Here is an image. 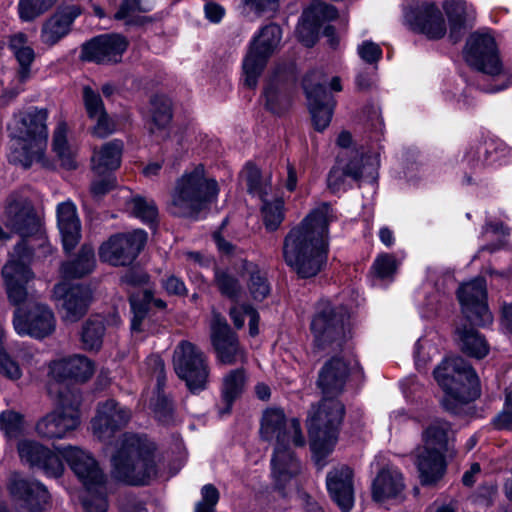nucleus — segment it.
Returning a JSON list of instances; mask_svg holds the SVG:
<instances>
[{
    "mask_svg": "<svg viewBox=\"0 0 512 512\" xmlns=\"http://www.w3.org/2000/svg\"><path fill=\"white\" fill-rule=\"evenodd\" d=\"M336 216L329 203L313 209L283 241V258L300 278L316 276L326 265L328 226Z\"/></svg>",
    "mask_w": 512,
    "mask_h": 512,
    "instance_id": "f257e3e1",
    "label": "nucleus"
},
{
    "mask_svg": "<svg viewBox=\"0 0 512 512\" xmlns=\"http://www.w3.org/2000/svg\"><path fill=\"white\" fill-rule=\"evenodd\" d=\"M261 436L266 440L276 439L271 460L272 475L279 486H283L300 471V464L290 450V444L303 446L305 437L299 418H262Z\"/></svg>",
    "mask_w": 512,
    "mask_h": 512,
    "instance_id": "f03ea898",
    "label": "nucleus"
},
{
    "mask_svg": "<svg viewBox=\"0 0 512 512\" xmlns=\"http://www.w3.org/2000/svg\"><path fill=\"white\" fill-rule=\"evenodd\" d=\"M156 446L145 435L124 434L112 456L113 472L131 485L146 484L156 475Z\"/></svg>",
    "mask_w": 512,
    "mask_h": 512,
    "instance_id": "7ed1b4c3",
    "label": "nucleus"
},
{
    "mask_svg": "<svg viewBox=\"0 0 512 512\" xmlns=\"http://www.w3.org/2000/svg\"><path fill=\"white\" fill-rule=\"evenodd\" d=\"M455 456V434L450 425L445 421L430 425L423 433V447L417 454L421 484L436 485L446 473V460Z\"/></svg>",
    "mask_w": 512,
    "mask_h": 512,
    "instance_id": "20e7f679",
    "label": "nucleus"
},
{
    "mask_svg": "<svg viewBox=\"0 0 512 512\" xmlns=\"http://www.w3.org/2000/svg\"><path fill=\"white\" fill-rule=\"evenodd\" d=\"M434 377L445 392L441 404L447 413L481 394L480 381L472 366L460 356L447 357L434 369Z\"/></svg>",
    "mask_w": 512,
    "mask_h": 512,
    "instance_id": "39448f33",
    "label": "nucleus"
},
{
    "mask_svg": "<svg viewBox=\"0 0 512 512\" xmlns=\"http://www.w3.org/2000/svg\"><path fill=\"white\" fill-rule=\"evenodd\" d=\"M218 192L217 181L207 177L204 166L199 164L176 181L169 211L178 217L196 218L216 199Z\"/></svg>",
    "mask_w": 512,
    "mask_h": 512,
    "instance_id": "423d86ee",
    "label": "nucleus"
},
{
    "mask_svg": "<svg viewBox=\"0 0 512 512\" xmlns=\"http://www.w3.org/2000/svg\"><path fill=\"white\" fill-rule=\"evenodd\" d=\"M349 319L345 307L319 303L311 321L313 351L326 354L342 351L352 337Z\"/></svg>",
    "mask_w": 512,
    "mask_h": 512,
    "instance_id": "0eeeda50",
    "label": "nucleus"
},
{
    "mask_svg": "<svg viewBox=\"0 0 512 512\" xmlns=\"http://www.w3.org/2000/svg\"><path fill=\"white\" fill-rule=\"evenodd\" d=\"M174 370L192 393L207 386L210 369L203 351L188 341H182L174 351Z\"/></svg>",
    "mask_w": 512,
    "mask_h": 512,
    "instance_id": "6e6552de",
    "label": "nucleus"
},
{
    "mask_svg": "<svg viewBox=\"0 0 512 512\" xmlns=\"http://www.w3.org/2000/svg\"><path fill=\"white\" fill-rule=\"evenodd\" d=\"M281 35L280 26L270 23L264 26L252 41L243 62L244 83L247 87L255 88L257 86L258 78L266 67L268 59L281 41Z\"/></svg>",
    "mask_w": 512,
    "mask_h": 512,
    "instance_id": "1a4fd4ad",
    "label": "nucleus"
},
{
    "mask_svg": "<svg viewBox=\"0 0 512 512\" xmlns=\"http://www.w3.org/2000/svg\"><path fill=\"white\" fill-rule=\"evenodd\" d=\"M326 82L325 75L319 70L310 71L302 81L313 125L317 131H323L328 127L335 107L333 95L325 88Z\"/></svg>",
    "mask_w": 512,
    "mask_h": 512,
    "instance_id": "9d476101",
    "label": "nucleus"
},
{
    "mask_svg": "<svg viewBox=\"0 0 512 512\" xmlns=\"http://www.w3.org/2000/svg\"><path fill=\"white\" fill-rule=\"evenodd\" d=\"M146 241L147 233L140 229L113 235L100 246L99 258L112 266H128L138 257Z\"/></svg>",
    "mask_w": 512,
    "mask_h": 512,
    "instance_id": "9b49d317",
    "label": "nucleus"
},
{
    "mask_svg": "<svg viewBox=\"0 0 512 512\" xmlns=\"http://www.w3.org/2000/svg\"><path fill=\"white\" fill-rule=\"evenodd\" d=\"M457 297L465 321L477 326H484L492 322L493 317L487 305V290L484 278H476L461 285L457 290Z\"/></svg>",
    "mask_w": 512,
    "mask_h": 512,
    "instance_id": "f8f14e48",
    "label": "nucleus"
},
{
    "mask_svg": "<svg viewBox=\"0 0 512 512\" xmlns=\"http://www.w3.org/2000/svg\"><path fill=\"white\" fill-rule=\"evenodd\" d=\"M406 24L414 32L424 34L430 40H438L447 32L442 12L432 2L410 4L404 13Z\"/></svg>",
    "mask_w": 512,
    "mask_h": 512,
    "instance_id": "ddd939ff",
    "label": "nucleus"
},
{
    "mask_svg": "<svg viewBox=\"0 0 512 512\" xmlns=\"http://www.w3.org/2000/svg\"><path fill=\"white\" fill-rule=\"evenodd\" d=\"M48 110L32 108L14 115L12 123L7 125V131L12 139H22L35 143V146L47 147L48 129L46 121Z\"/></svg>",
    "mask_w": 512,
    "mask_h": 512,
    "instance_id": "4468645a",
    "label": "nucleus"
},
{
    "mask_svg": "<svg viewBox=\"0 0 512 512\" xmlns=\"http://www.w3.org/2000/svg\"><path fill=\"white\" fill-rule=\"evenodd\" d=\"M32 252L23 243H18L14 248L11 259L6 264V286L9 301L13 305H19L27 298L24 283L33 278V273L28 266Z\"/></svg>",
    "mask_w": 512,
    "mask_h": 512,
    "instance_id": "2eb2a0df",
    "label": "nucleus"
},
{
    "mask_svg": "<svg viewBox=\"0 0 512 512\" xmlns=\"http://www.w3.org/2000/svg\"><path fill=\"white\" fill-rule=\"evenodd\" d=\"M465 59L471 67L483 73L497 75L501 71L495 39L488 33L475 32L469 36Z\"/></svg>",
    "mask_w": 512,
    "mask_h": 512,
    "instance_id": "dca6fc26",
    "label": "nucleus"
},
{
    "mask_svg": "<svg viewBox=\"0 0 512 512\" xmlns=\"http://www.w3.org/2000/svg\"><path fill=\"white\" fill-rule=\"evenodd\" d=\"M6 226L17 234L26 247L25 239L40 233L41 226L31 202L24 196L13 193L6 201Z\"/></svg>",
    "mask_w": 512,
    "mask_h": 512,
    "instance_id": "f3484780",
    "label": "nucleus"
},
{
    "mask_svg": "<svg viewBox=\"0 0 512 512\" xmlns=\"http://www.w3.org/2000/svg\"><path fill=\"white\" fill-rule=\"evenodd\" d=\"M211 342L219 363L234 365L244 362L245 353L236 333L219 313H214L211 322Z\"/></svg>",
    "mask_w": 512,
    "mask_h": 512,
    "instance_id": "a211bd4d",
    "label": "nucleus"
},
{
    "mask_svg": "<svg viewBox=\"0 0 512 512\" xmlns=\"http://www.w3.org/2000/svg\"><path fill=\"white\" fill-rule=\"evenodd\" d=\"M341 418H307L306 427L310 439V446L316 464L322 468L324 458L334 449Z\"/></svg>",
    "mask_w": 512,
    "mask_h": 512,
    "instance_id": "6ab92c4d",
    "label": "nucleus"
},
{
    "mask_svg": "<svg viewBox=\"0 0 512 512\" xmlns=\"http://www.w3.org/2000/svg\"><path fill=\"white\" fill-rule=\"evenodd\" d=\"M59 454L65 459L86 490L91 491L104 486L105 476L91 453L79 447L67 446L59 450Z\"/></svg>",
    "mask_w": 512,
    "mask_h": 512,
    "instance_id": "aec40b11",
    "label": "nucleus"
},
{
    "mask_svg": "<svg viewBox=\"0 0 512 512\" xmlns=\"http://www.w3.org/2000/svg\"><path fill=\"white\" fill-rule=\"evenodd\" d=\"M13 325L19 334L42 339L54 332L55 317L48 306L35 303L30 306L27 313L17 308L14 312Z\"/></svg>",
    "mask_w": 512,
    "mask_h": 512,
    "instance_id": "412c9836",
    "label": "nucleus"
},
{
    "mask_svg": "<svg viewBox=\"0 0 512 512\" xmlns=\"http://www.w3.org/2000/svg\"><path fill=\"white\" fill-rule=\"evenodd\" d=\"M8 491L17 512H42L49 498L41 483L28 481L18 474L9 479Z\"/></svg>",
    "mask_w": 512,
    "mask_h": 512,
    "instance_id": "4be33fe9",
    "label": "nucleus"
},
{
    "mask_svg": "<svg viewBox=\"0 0 512 512\" xmlns=\"http://www.w3.org/2000/svg\"><path fill=\"white\" fill-rule=\"evenodd\" d=\"M55 293L61 299L60 311L65 322L75 323L88 312L93 295L89 286L83 284L55 286Z\"/></svg>",
    "mask_w": 512,
    "mask_h": 512,
    "instance_id": "5701e85b",
    "label": "nucleus"
},
{
    "mask_svg": "<svg viewBox=\"0 0 512 512\" xmlns=\"http://www.w3.org/2000/svg\"><path fill=\"white\" fill-rule=\"evenodd\" d=\"M18 453L21 461L31 468H37L48 477H60L64 472V464L59 453H55L42 444L23 440L18 444Z\"/></svg>",
    "mask_w": 512,
    "mask_h": 512,
    "instance_id": "b1692460",
    "label": "nucleus"
},
{
    "mask_svg": "<svg viewBox=\"0 0 512 512\" xmlns=\"http://www.w3.org/2000/svg\"><path fill=\"white\" fill-rule=\"evenodd\" d=\"M127 47L128 41L124 36L104 34L85 43L82 47V56L98 64L118 63Z\"/></svg>",
    "mask_w": 512,
    "mask_h": 512,
    "instance_id": "393cba45",
    "label": "nucleus"
},
{
    "mask_svg": "<svg viewBox=\"0 0 512 512\" xmlns=\"http://www.w3.org/2000/svg\"><path fill=\"white\" fill-rule=\"evenodd\" d=\"M351 361L334 355L324 362L318 373L317 387L323 395H340L344 392L351 374Z\"/></svg>",
    "mask_w": 512,
    "mask_h": 512,
    "instance_id": "a878e982",
    "label": "nucleus"
},
{
    "mask_svg": "<svg viewBox=\"0 0 512 512\" xmlns=\"http://www.w3.org/2000/svg\"><path fill=\"white\" fill-rule=\"evenodd\" d=\"M81 13L82 10L78 5L57 8L42 24L41 42L50 47L56 45L70 33L73 22Z\"/></svg>",
    "mask_w": 512,
    "mask_h": 512,
    "instance_id": "bb28decb",
    "label": "nucleus"
},
{
    "mask_svg": "<svg viewBox=\"0 0 512 512\" xmlns=\"http://www.w3.org/2000/svg\"><path fill=\"white\" fill-rule=\"evenodd\" d=\"M50 374L57 382L74 380L84 383L94 374L95 365L85 355L75 354L69 357L54 360L49 364Z\"/></svg>",
    "mask_w": 512,
    "mask_h": 512,
    "instance_id": "cd10ccee",
    "label": "nucleus"
},
{
    "mask_svg": "<svg viewBox=\"0 0 512 512\" xmlns=\"http://www.w3.org/2000/svg\"><path fill=\"white\" fill-rule=\"evenodd\" d=\"M327 490L333 501L343 512H349L354 505L353 471L342 465L327 474Z\"/></svg>",
    "mask_w": 512,
    "mask_h": 512,
    "instance_id": "c85d7f7f",
    "label": "nucleus"
},
{
    "mask_svg": "<svg viewBox=\"0 0 512 512\" xmlns=\"http://www.w3.org/2000/svg\"><path fill=\"white\" fill-rule=\"evenodd\" d=\"M57 225L63 249L66 253H70L81 239V223L72 202H62L57 206Z\"/></svg>",
    "mask_w": 512,
    "mask_h": 512,
    "instance_id": "c756f323",
    "label": "nucleus"
},
{
    "mask_svg": "<svg viewBox=\"0 0 512 512\" xmlns=\"http://www.w3.org/2000/svg\"><path fill=\"white\" fill-rule=\"evenodd\" d=\"M405 484L402 474L393 468L381 470L372 485V497L376 502L403 499Z\"/></svg>",
    "mask_w": 512,
    "mask_h": 512,
    "instance_id": "7c9ffc66",
    "label": "nucleus"
},
{
    "mask_svg": "<svg viewBox=\"0 0 512 512\" xmlns=\"http://www.w3.org/2000/svg\"><path fill=\"white\" fill-rule=\"evenodd\" d=\"M247 379L246 370L242 367L230 370L224 375L221 386V400L217 404L219 414L232 412L234 402L245 391Z\"/></svg>",
    "mask_w": 512,
    "mask_h": 512,
    "instance_id": "2f4dec72",
    "label": "nucleus"
},
{
    "mask_svg": "<svg viewBox=\"0 0 512 512\" xmlns=\"http://www.w3.org/2000/svg\"><path fill=\"white\" fill-rule=\"evenodd\" d=\"M462 320L456 324L454 336L460 350L473 358L482 359L489 351L485 338L474 328L475 325Z\"/></svg>",
    "mask_w": 512,
    "mask_h": 512,
    "instance_id": "473e14b6",
    "label": "nucleus"
},
{
    "mask_svg": "<svg viewBox=\"0 0 512 512\" xmlns=\"http://www.w3.org/2000/svg\"><path fill=\"white\" fill-rule=\"evenodd\" d=\"M8 48L18 63L16 79L19 84H23L31 77V65L35 60V52L28 45V37L23 32L9 36Z\"/></svg>",
    "mask_w": 512,
    "mask_h": 512,
    "instance_id": "72a5a7b5",
    "label": "nucleus"
},
{
    "mask_svg": "<svg viewBox=\"0 0 512 512\" xmlns=\"http://www.w3.org/2000/svg\"><path fill=\"white\" fill-rule=\"evenodd\" d=\"M288 76L277 71L269 79L264 89L266 108L274 114H282L290 105Z\"/></svg>",
    "mask_w": 512,
    "mask_h": 512,
    "instance_id": "f704fd0d",
    "label": "nucleus"
},
{
    "mask_svg": "<svg viewBox=\"0 0 512 512\" xmlns=\"http://www.w3.org/2000/svg\"><path fill=\"white\" fill-rule=\"evenodd\" d=\"M443 9L447 15L450 27L449 38L455 44L459 42L467 29V22L473 16L464 0H449L444 2Z\"/></svg>",
    "mask_w": 512,
    "mask_h": 512,
    "instance_id": "c9c22d12",
    "label": "nucleus"
},
{
    "mask_svg": "<svg viewBox=\"0 0 512 512\" xmlns=\"http://www.w3.org/2000/svg\"><path fill=\"white\" fill-rule=\"evenodd\" d=\"M96 265L95 252L91 245L83 244L75 259L64 262L61 273L64 279H78L90 274Z\"/></svg>",
    "mask_w": 512,
    "mask_h": 512,
    "instance_id": "e433bc0d",
    "label": "nucleus"
},
{
    "mask_svg": "<svg viewBox=\"0 0 512 512\" xmlns=\"http://www.w3.org/2000/svg\"><path fill=\"white\" fill-rule=\"evenodd\" d=\"M79 424L78 418H39L35 428L41 437L61 439L69 437Z\"/></svg>",
    "mask_w": 512,
    "mask_h": 512,
    "instance_id": "4c0bfd02",
    "label": "nucleus"
},
{
    "mask_svg": "<svg viewBox=\"0 0 512 512\" xmlns=\"http://www.w3.org/2000/svg\"><path fill=\"white\" fill-rule=\"evenodd\" d=\"M149 132L156 134L165 130L173 116L172 101L165 95H154L150 99Z\"/></svg>",
    "mask_w": 512,
    "mask_h": 512,
    "instance_id": "58836bf2",
    "label": "nucleus"
},
{
    "mask_svg": "<svg viewBox=\"0 0 512 512\" xmlns=\"http://www.w3.org/2000/svg\"><path fill=\"white\" fill-rule=\"evenodd\" d=\"M14 142L8 155V161L15 165L29 168L33 162H43L46 147L35 146V143L22 139H12Z\"/></svg>",
    "mask_w": 512,
    "mask_h": 512,
    "instance_id": "ea45409f",
    "label": "nucleus"
},
{
    "mask_svg": "<svg viewBox=\"0 0 512 512\" xmlns=\"http://www.w3.org/2000/svg\"><path fill=\"white\" fill-rule=\"evenodd\" d=\"M123 142L113 140L104 144L101 150L92 157L93 169L98 174L107 170H115L120 166Z\"/></svg>",
    "mask_w": 512,
    "mask_h": 512,
    "instance_id": "a19ab883",
    "label": "nucleus"
},
{
    "mask_svg": "<svg viewBox=\"0 0 512 512\" xmlns=\"http://www.w3.org/2000/svg\"><path fill=\"white\" fill-rule=\"evenodd\" d=\"M82 393L75 385H59L56 390L55 406L57 416H75L80 413Z\"/></svg>",
    "mask_w": 512,
    "mask_h": 512,
    "instance_id": "79ce46f5",
    "label": "nucleus"
},
{
    "mask_svg": "<svg viewBox=\"0 0 512 512\" xmlns=\"http://www.w3.org/2000/svg\"><path fill=\"white\" fill-rule=\"evenodd\" d=\"M243 271L248 276L247 287L250 295L256 301H263L270 293L266 273L256 264L248 261L243 262Z\"/></svg>",
    "mask_w": 512,
    "mask_h": 512,
    "instance_id": "37998d69",
    "label": "nucleus"
},
{
    "mask_svg": "<svg viewBox=\"0 0 512 512\" xmlns=\"http://www.w3.org/2000/svg\"><path fill=\"white\" fill-rule=\"evenodd\" d=\"M105 334V322L101 316H91L82 325L81 342L85 350H99Z\"/></svg>",
    "mask_w": 512,
    "mask_h": 512,
    "instance_id": "c03bdc74",
    "label": "nucleus"
},
{
    "mask_svg": "<svg viewBox=\"0 0 512 512\" xmlns=\"http://www.w3.org/2000/svg\"><path fill=\"white\" fill-rule=\"evenodd\" d=\"M151 301L152 292L147 289L129 296V302L133 313L131 320V330L133 332L143 331L142 325L148 314Z\"/></svg>",
    "mask_w": 512,
    "mask_h": 512,
    "instance_id": "a18cd8bd",
    "label": "nucleus"
},
{
    "mask_svg": "<svg viewBox=\"0 0 512 512\" xmlns=\"http://www.w3.org/2000/svg\"><path fill=\"white\" fill-rule=\"evenodd\" d=\"M338 158H342L343 162L341 163V168L347 174V177L351 178L354 181H360L365 174L369 175L372 179H375L376 170L373 164H368L363 162V155L358 153L357 151L351 152V155L348 157L347 155L341 154Z\"/></svg>",
    "mask_w": 512,
    "mask_h": 512,
    "instance_id": "49530a36",
    "label": "nucleus"
},
{
    "mask_svg": "<svg viewBox=\"0 0 512 512\" xmlns=\"http://www.w3.org/2000/svg\"><path fill=\"white\" fill-rule=\"evenodd\" d=\"M52 146L64 168L72 170L77 167L76 161L74 160V153L67 143L66 125L64 123L60 124L55 130Z\"/></svg>",
    "mask_w": 512,
    "mask_h": 512,
    "instance_id": "de8ad7c7",
    "label": "nucleus"
},
{
    "mask_svg": "<svg viewBox=\"0 0 512 512\" xmlns=\"http://www.w3.org/2000/svg\"><path fill=\"white\" fill-rule=\"evenodd\" d=\"M127 208L134 217L148 224H152L158 216L155 202L141 195H135L127 201Z\"/></svg>",
    "mask_w": 512,
    "mask_h": 512,
    "instance_id": "09e8293b",
    "label": "nucleus"
},
{
    "mask_svg": "<svg viewBox=\"0 0 512 512\" xmlns=\"http://www.w3.org/2000/svg\"><path fill=\"white\" fill-rule=\"evenodd\" d=\"M261 208L263 223L268 231H275L279 228L284 220V201L275 199L274 201H266L262 199Z\"/></svg>",
    "mask_w": 512,
    "mask_h": 512,
    "instance_id": "8fccbe9b",
    "label": "nucleus"
},
{
    "mask_svg": "<svg viewBox=\"0 0 512 512\" xmlns=\"http://www.w3.org/2000/svg\"><path fill=\"white\" fill-rule=\"evenodd\" d=\"M214 283L223 296L233 301L238 300L242 287L239 280L234 275L225 270L216 269Z\"/></svg>",
    "mask_w": 512,
    "mask_h": 512,
    "instance_id": "3c124183",
    "label": "nucleus"
},
{
    "mask_svg": "<svg viewBox=\"0 0 512 512\" xmlns=\"http://www.w3.org/2000/svg\"><path fill=\"white\" fill-rule=\"evenodd\" d=\"M52 7L47 0H19L18 11L23 21H32Z\"/></svg>",
    "mask_w": 512,
    "mask_h": 512,
    "instance_id": "603ef678",
    "label": "nucleus"
},
{
    "mask_svg": "<svg viewBox=\"0 0 512 512\" xmlns=\"http://www.w3.org/2000/svg\"><path fill=\"white\" fill-rule=\"evenodd\" d=\"M319 24H316L310 17H306L303 12L301 22L297 26V36L301 43L306 47H312L318 40Z\"/></svg>",
    "mask_w": 512,
    "mask_h": 512,
    "instance_id": "864d4df0",
    "label": "nucleus"
},
{
    "mask_svg": "<svg viewBox=\"0 0 512 512\" xmlns=\"http://www.w3.org/2000/svg\"><path fill=\"white\" fill-rule=\"evenodd\" d=\"M306 17H310L321 28L322 24L326 21H331L337 18L338 12L333 5L316 1L304 11Z\"/></svg>",
    "mask_w": 512,
    "mask_h": 512,
    "instance_id": "5fc2aeb1",
    "label": "nucleus"
},
{
    "mask_svg": "<svg viewBox=\"0 0 512 512\" xmlns=\"http://www.w3.org/2000/svg\"><path fill=\"white\" fill-rule=\"evenodd\" d=\"M245 174L248 191L263 199L268 194V189L267 185L262 181L260 169L256 165L248 163L245 167Z\"/></svg>",
    "mask_w": 512,
    "mask_h": 512,
    "instance_id": "6e6d98bb",
    "label": "nucleus"
},
{
    "mask_svg": "<svg viewBox=\"0 0 512 512\" xmlns=\"http://www.w3.org/2000/svg\"><path fill=\"white\" fill-rule=\"evenodd\" d=\"M82 93L85 110L90 119H95L97 115L106 111L98 92L93 90L90 86H84Z\"/></svg>",
    "mask_w": 512,
    "mask_h": 512,
    "instance_id": "4d7b16f0",
    "label": "nucleus"
},
{
    "mask_svg": "<svg viewBox=\"0 0 512 512\" xmlns=\"http://www.w3.org/2000/svg\"><path fill=\"white\" fill-rule=\"evenodd\" d=\"M338 395H324L318 403L314 416H343L345 405L337 398Z\"/></svg>",
    "mask_w": 512,
    "mask_h": 512,
    "instance_id": "13d9d810",
    "label": "nucleus"
},
{
    "mask_svg": "<svg viewBox=\"0 0 512 512\" xmlns=\"http://www.w3.org/2000/svg\"><path fill=\"white\" fill-rule=\"evenodd\" d=\"M104 486L98 489L87 490V495L83 498V507L85 512H107L108 502L103 494Z\"/></svg>",
    "mask_w": 512,
    "mask_h": 512,
    "instance_id": "bf43d9fd",
    "label": "nucleus"
},
{
    "mask_svg": "<svg viewBox=\"0 0 512 512\" xmlns=\"http://www.w3.org/2000/svg\"><path fill=\"white\" fill-rule=\"evenodd\" d=\"M219 497V491L214 485H204L201 489V500L195 505V512H215Z\"/></svg>",
    "mask_w": 512,
    "mask_h": 512,
    "instance_id": "052dcab7",
    "label": "nucleus"
},
{
    "mask_svg": "<svg viewBox=\"0 0 512 512\" xmlns=\"http://www.w3.org/2000/svg\"><path fill=\"white\" fill-rule=\"evenodd\" d=\"M151 2L152 0H123L114 17L122 20L135 12H147L150 10Z\"/></svg>",
    "mask_w": 512,
    "mask_h": 512,
    "instance_id": "680f3d73",
    "label": "nucleus"
},
{
    "mask_svg": "<svg viewBox=\"0 0 512 512\" xmlns=\"http://www.w3.org/2000/svg\"><path fill=\"white\" fill-rule=\"evenodd\" d=\"M93 433L100 440H109L116 432V418H93L92 419Z\"/></svg>",
    "mask_w": 512,
    "mask_h": 512,
    "instance_id": "e2e57ef3",
    "label": "nucleus"
},
{
    "mask_svg": "<svg viewBox=\"0 0 512 512\" xmlns=\"http://www.w3.org/2000/svg\"><path fill=\"white\" fill-rule=\"evenodd\" d=\"M397 261L391 254H382L375 260L373 268L379 278H389L397 270Z\"/></svg>",
    "mask_w": 512,
    "mask_h": 512,
    "instance_id": "0e129e2a",
    "label": "nucleus"
},
{
    "mask_svg": "<svg viewBox=\"0 0 512 512\" xmlns=\"http://www.w3.org/2000/svg\"><path fill=\"white\" fill-rule=\"evenodd\" d=\"M96 413V416H125L130 414L131 411L121 405L116 399L108 398L98 402Z\"/></svg>",
    "mask_w": 512,
    "mask_h": 512,
    "instance_id": "69168bd1",
    "label": "nucleus"
},
{
    "mask_svg": "<svg viewBox=\"0 0 512 512\" xmlns=\"http://www.w3.org/2000/svg\"><path fill=\"white\" fill-rule=\"evenodd\" d=\"M94 120L96 124L92 128V133L95 136L104 138L115 131V122L109 117L106 111L97 115Z\"/></svg>",
    "mask_w": 512,
    "mask_h": 512,
    "instance_id": "338daca9",
    "label": "nucleus"
},
{
    "mask_svg": "<svg viewBox=\"0 0 512 512\" xmlns=\"http://www.w3.org/2000/svg\"><path fill=\"white\" fill-rule=\"evenodd\" d=\"M342 158H337L336 164L331 168L328 178L327 185L332 192H337L343 186L347 174L341 168Z\"/></svg>",
    "mask_w": 512,
    "mask_h": 512,
    "instance_id": "774afa93",
    "label": "nucleus"
}]
</instances>
